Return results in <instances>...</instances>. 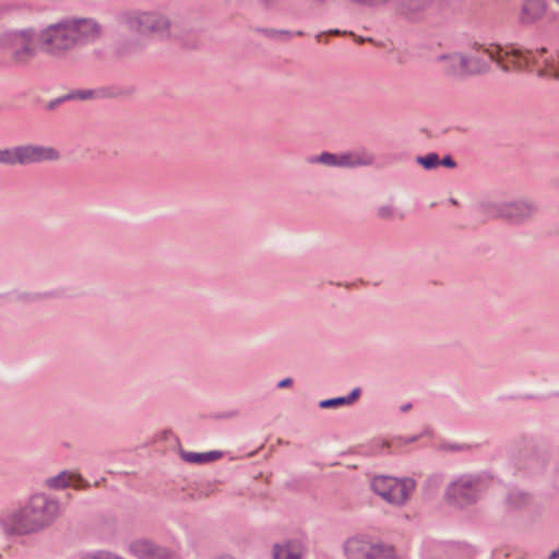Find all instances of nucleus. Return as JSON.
I'll return each instance as SVG.
<instances>
[{"instance_id": "nucleus-40", "label": "nucleus", "mask_w": 559, "mask_h": 559, "mask_svg": "<svg viewBox=\"0 0 559 559\" xmlns=\"http://www.w3.org/2000/svg\"><path fill=\"white\" fill-rule=\"evenodd\" d=\"M412 408V404L411 403H406L404 405L401 406V411L402 412H407Z\"/></svg>"}, {"instance_id": "nucleus-37", "label": "nucleus", "mask_w": 559, "mask_h": 559, "mask_svg": "<svg viewBox=\"0 0 559 559\" xmlns=\"http://www.w3.org/2000/svg\"><path fill=\"white\" fill-rule=\"evenodd\" d=\"M82 559H103V551H99L94 555H86Z\"/></svg>"}, {"instance_id": "nucleus-25", "label": "nucleus", "mask_w": 559, "mask_h": 559, "mask_svg": "<svg viewBox=\"0 0 559 559\" xmlns=\"http://www.w3.org/2000/svg\"><path fill=\"white\" fill-rule=\"evenodd\" d=\"M16 146L10 148H0V164L13 166L17 164L16 160Z\"/></svg>"}, {"instance_id": "nucleus-7", "label": "nucleus", "mask_w": 559, "mask_h": 559, "mask_svg": "<svg viewBox=\"0 0 559 559\" xmlns=\"http://www.w3.org/2000/svg\"><path fill=\"white\" fill-rule=\"evenodd\" d=\"M371 488L378 496L392 504H403L415 489V480L404 478L402 480L390 476H376L371 481Z\"/></svg>"}, {"instance_id": "nucleus-34", "label": "nucleus", "mask_w": 559, "mask_h": 559, "mask_svg": "<svg viewBox=\"0 0 559 559\" xmlns=\"http://www.w3.org/2000/svg\"><path fill=\"white\" fill-rule=\"evenodd\" d=\"M389 449H390V444L388 442H385V441H382L380 443L379 453L380 454H389L390 453Z\"/></svg>"}, {"instance_id": "nucleus-27", "label": "nucleus", "mask_w": 559, "mask_h": 559, "mask_svg": "<svg viewBox=\"0 0 559 559\" xmlns=\"http://www.w3.org/2000/svg\"><path fill=\"white\" fill-rule=\"evenodd\" d=\"M343 405H346L343 396L322 400L319 403L320 408H336Z\"/></svg>"}, {"instance_id": "nucleus-44", "label": "nucleus", "mask_w": 559, "mask_h": 559, "mask_svg": "<svg viewBox=\"0 0 559 559\" xmlns=\"http://www.w3.org/2000/svg\"><path fill=\"white\" fill-rule=\"evenodd\" d=\"M263 1H264V3H265L266 5H270V4H271L272 2H274L275 0H263Z\"/></svg>"}, {"instance_id": "nucleus-11", "label": "nucleus", "mask_w": 559, "mask_h": 559, "mask_svg": "<svg viewBox=\"0 0 559 559\" xmlns=\"http://www.w3.org/2000/svg\"><path fill=\"white\" fill-rule=\"evenodd\" d=\"M16 160L20 165H28L45 160H57L60 153L53 147L43 145H19L16 146Z\"/></svg>"}, {"instance_id": "nucleus-12", "label": "nucleus", "mask_w": 559, "mask_h": 559, "mask_svg": "<svg viewBox=\"0 0 559 559\" xmlns=\"http://www.w3.org/2000/svg\"><path fill=\"white\" fill-rule=\"evenodd\" d=\"M547 0H523L516 16V23L521 27H531L540 22L547 12Z\"/></svg>"}, {"instance_id": "nucleus-1", "label": "nucleus", "mask_w": 559, "mask_h": 559, "mask_svg": "<svg viewBox=\"0 0 559 559\" xmlns=\"http://www.w3.org/2000/svg\"><path fill=\"white\" fill-rule=\"evenodd\" d=\"M492 61L501 68L502 71L509 72L511 69L534 71L538 76H554L559 79V51L555 56H548L547 48H539L535 51L523 50L519 47L511 46L504 50L488 51Z\"/></svg>"}, {"instance_id": "nucleus-21", "label": "nucleus", "mask_w": 559, "mask_h": 559, "mask_svg": "<svg viewBox=\"0 0 559 559\" xmlns=\"http://www.w3.org/2000/svg\"><path fill=\"white\" fill-rule=\"evenodd\" d=\"M257 32L263 34L267 38L281 39V40H284V41L289 40L293 35H296V36H304L305 35V33L302 31H297L295 34H293L289 31L274 29V28H257Z\"/></svg>"}, {"instance_id": "nucleus-19", "label": "nucleus", "mask_w": 559, "mask_h": 559, "mask_svg": "<svg viewBox=\"0 0 559 559\" xmlns=\"http://www.w3.org/2000/svg\"><path fill=\"white\" fill-rule=\"evenodd\" d=\"M273 557L274 559H300V554L297 551L296 544L289 540L283 545L275 544Z\"/></svg>"}, {"instance_id": "nucleus-2", "label": "nucleus", "mask_w": 559, "mask_h": 559, "mask_svg": "<svg viewBox=\"0 0 559 559\" xmlns=\"http://www.w3.org/2000/svg\"><path fill=\"white\" fill-rule=\"evenodd\" d=\"M59 513V503L46 495H34L28 502L9 518V532L27 535L50 526Z\"/></svg>"}, {"instance_id": "nucleus-18", "label": "nucleus", "mask_w": 559, "mask_h": 559, "mask_svg": "<svg viewBox=\"0 0 559 559\" xmlns=\"http://www.w3.org/2000/svg\"><path fill=\"white\" fill-rule=\"evenodd\" d=\"M180 455L188 463L205 464L223 457V452L216 450L203 453L181 451Z\"/></svg>"}, {"instance_id": "nucleus-32", "label": "nucleus", "mask_w": 559, "mask_h": 559, "mask_svg": "<svg viewBox=\"0 0 559 559\" xmlns=\"http://www.w3.org/2000/svg\"><path fill=\"white\" fill-rule=\"evenodd\" d=\"M293 379L292 378H284L281 381L277 382L276 386L277 389H286L293 385Z\"/></svg>"}, {"instance_id": "nucleus-13", "label": "nucleus", "mask_w": 559, "mask_h": 559, "mask_svg": "<svg viewBox=\"0 0 559 559\" xmlns=\"http://www.w3.org/2000/svg\"><path fill=\"white\" fill-rule=\"evenodd\" d=\"M503 219L511 224H522L537 213L538 206L528 200L503 202Z\"/></svg>"}, {"instance_id": "nucleus-36", "label": "nucleus", "mask_w": 559, "mask_h": 559, "mask_svg": "<svg viewBox=\"0 0 559 559\" xmlns=\"http://www.w3.org/2000/svg\"><path fill=\"white\" fill-rule=\"evenodd\" d=\"M103 559H123L115 554L103 551Z\"/></svg>"}, {"instance_id": "nucleus-3", "label": "nucleus", "mask_w": 559, "mask_h": 559, "mask_svg": "<svg viewBox=\"0 0 559 559\" xmlns=\"http://www.w3.org/2000/svg\"><path fill=\"white\" fill-rule=\"evenodd\" d=\"M488 486L489 479L481 474H463L448 485L444 498L451 506L465 508L475 504Z\"/></svg>"}, {"instance_id": "nucleus-28", "label": "nucleus", "mask_w": 559, "mask_h": 559, "mask_svg": "<svg viewBox=\"0 0 559 559\" xmlns=\"http://www.w3.org/2000/svg\"><path fill=\"white\" fill-rule=\"evenodd\" d=\"M441 450L450 451V452H460L467 451L471 449V445L465 443H454V442H443L440 445Z\"/></svg>"}, {"instance_id": "nucleus-17", "label": "nucleus", "mask_w": 559, "mask_h": 559, "mask_svg": "<svg viewBox=\"0 0 559 559\" xmlns=\"http://www.w3.org/2000/svg\"><path fill=\"white\" fill-rule=\"evenodd\" d=\"M374 162L372 154L365 151L361 152H346L337 154L336 167L355 168L359 166H369Z\"/></svg>"}, {"instance_id": "nucleus-45", "label": "nucleus", "mask_w": 559, "mask_h": 559, "mask_svg": "<svg viewBox=\"0 0 559 559\" xmlns=\"http://www.w3.org/2000/svg\"><path fill=\"white\" fill-rule=\"evenodd\" d=\"M0 297H2V295H0Z\"/></svg>"}, {"instance_id": "nucleus-14", "label": "nucleus", "mask_w": 559, "mask_h": 559, "mask_svg": "<svg viewBox=\"0 0 559 559\" xmlns=\"http://www.w3.org/2000/svg\"><path fill=\"white\" fill-rule=\"evenodd\" d=\"M129 551L138 559H170V551L156 543L146 539H134L129 544Z\"/></svg>"}, {"instance_id": "nucleus-4", "label": "nucleus", "mask_w": 559, "mask_h": 559, "mask_svg": "<svg viewBox=\"0 0 559 559\" xmlns=\"http://www.w3.org/2000/svg\"><path fill=\"white\" fill-rule=\"evenodd\" d=\"M37 33L38 49L50 57L63 58L76 48L67 19L49 24Z\"/></svg>"}, {"instance_id": "nucleus-42", "label": "nucleus", "mask_w": 559, "mask_h": 559, "mask_svg": "<svg viewBox=\"0 0 559 559\" xmlns=\"http://www.w3.org/2000/svg\"><path fill=\"white\" fill-rule=\"evenodd\" d=\"M324 34H325V33H319L318 35H316V39H317L318 41H321V38H322V36H323Z\"/></svg>"}, {"instance_id": "nucleus-15", "label": "nucleus", "mask_w": 559, "mask_h": 559, "mask_svg": "<svg viewBox=\"0 0 559 559\" xmlns=\"http://www.w3.org/2000/svg\"><path fill=\"white\" fill-rule=\"evenodd\" d=\"M436 0H395V11L407 21L418 22L423 20Z\"/></svg>"}, {"instance_id": "nucleus-31", "label": "nucleus", "mask_w": 559, "mask_h": 559, "mask_svg": "<svg viewBox=\"0 0 559 559\" xmlns=\"http://www.w3.org/2000/svg\"><path fill=\"white\" fill-rule=\"evenodd\" d=\"M440 166L452 169L456 167V162L453 159L451 155H445L442 158H440Z\"/></svg>"}, {"instance_id": "nucleus-5", "label": "nucleus", "mask_w": 559, "mask_h": 559, "mask_svg": "<svg viewBox=\"0 0 559 559\" xmlns=\"http://www.w3.org/2000/svg\"><path fill=\"white\" fill-rule=\"evenodd\" d=\"M442 64V73L451 79L463 80L467 76L481 74L488 71L486 61L478 57L465 56L460 52L443 53L437 57Z\"/></svg>"}, {"instance_id": "nucleus-8", "label": "nucleus", "mask_w": 559, "mask_h": 559, "mask_svg": "<svg viewBox=\"0 0 559 559\" xmlns=\"http://www.w3.org/2000/svg\"><path fill=\"white\" fill-rule=\"evenodd\" d=\"M37 31L33 27L8 32L4 35V40L11 47V58L15 64H27L37 55Z\"/></svg>"}, {"instance_id": "nucleus-10", "label": "nucleus", "mask_w": 559, "mask_h": 559, "mask_svg": "<svg viewBox=\"0 0 559 559\" xmlns=\"http://www.w3.org/2000/svg\"><path fill=\"white\" fill-rule=\"evenodd\" d=\"M67 21L76 47L94 43L100 36L102 27L93 19L67 17Z\"/></svg>"}, {"instance_id": "nucleus-29", "label": "nucleus", "mask_w": 559, "mask_h": 559, "mask_svg": "<svg viewBox=\"0 0 559 559\" xmlns=\"http://www.w3.org/2000/svg\"><path fill=\"white\" fill-rule=\"evenodd\" d=\"M53 296H55V293H52V292L36 294V295H33V296H31L28 294H21L19 296V299L25 300V301H33V300H37V299H41V298L53 297Z\"/></svg>"}, {"instance_id": "nucleus-38", "label": "nucleus", "mask_w": 559, "mask_h": 559, "mask_svg": "<svg viewBox=\"0 0 559 559\" xmlns=\"http://www.w3.org/2000/svg\"><path fill=\"white\" fill-rule=\"evenodd\" d=\"M326 34H329V35H345V34H347V32H342L337 28H334V29L328 31Z\"/></svg>"}, {"instance_id": "nucleus-23", "label": "nucleus", "mask_w": 559, "mask_h": 559, "mask_svg": "<svg viewBox=\"0 0 559 559\" xmlns=\"http://www.w3.org/2000/svg\"><path fill=\"white\" fill-rule=\"evenodd\" d=\"M310 164H323L330 167H336L337 154L322 152L320 155H313L308 158Z\"/></svg>"}, {"instance_id": "nucleus-6", "label": "nucleus", "mask_w": 559, "mask_h": 559, "mask_svg": "<svg viewBox=\"0 0 559 559\" xmlns=\"http://www.w3.org/2000/svg\"><path fill=\"white\" fill-rule=\"evenodd\" d=\"M124 24L140 34H155L159 37L169 35L170 21L156 12L132 11L123 14Z\"/></svg>"}, {"instance_id": "nucleus-30", "label": "nucleus", "mask_w": 559, "mask_h": 559, "mask_svg": "<svg viewBox=\"0 0 559 559\" xmlns=\"http://www.w3.org/2000/svg\"><path fill=\"white\" fill-rule=\"evenodd\" d=\"M360 394H361L360 388L353 389L348 395L343 396L345 400V404L346 405L353 404L354 402H356L359 399Z\"/></svg>"}, {"instance_id": "nucleus-20", "label": "nucleus", "mask_w": 559, "mask_h": 559, "mask_svg": "<svg viewBox=\"0 0 559 559\" xmlns=\"http://www.w3.org/2000/svg\"><path fill=\"white\" fill-rule=\"evenodd\" d=\"M479 214L485 219L502 218L503 219V202L500 203H481L478 209Z\"/></svg>"}, {"instance_id": "nucleus-35", "label": "nucleus", "mask_w": 559, "mask_h": 559, "mask_svg": "<svg viewBox=\"0 0 559 559\" xmlns=\"http://www.w3.org/2000/svg\"><path fill=\"white\" fill-rule=\"evenodd\" d=\"M515 497L521 498V500H522V501H525V500H526V498H527L526 493H510V495H509V500H510V502H511V503H513V499H514Z\"/></svg>"}, {"instance_id": "nucleus-9", "label": "nucleus", "mask_w": 559, "mask_h": 559, "mask_svg": "<svg viewBox=\"0 0 559 559\" xmlns=\"http://www.w3.org/2000/svg\"><path fill=\"white\" fill-rule=\"evenodd\" d=\"M344 551L347 559H388L391 549L354 537L346 540Z\"/></svg>"}, {"instance_id": "nucleus-33", "label": "nucleus", "mask_w": 559, "mask_h": 559, "mask_svg": "<svg viewBox=\"0 0 559 559\" xmlns=\"http://www.w3.org/2000/svg\"><path fill=\"white\" fill-rule=\"evenodd\" d=\"M441 475H432L431 477L428 478V483L435 485L436 487H438L441 484Z\"/></svg>"}, {"instance_id": "nucleus-24", "label": "nucleus", "mask_w": 559, "mask_h": 559, "mask_svg": "<svg viewBox=\"0 0 559 559\" xmlns=\"http://www.w3.org/2000/svg\"><path fill=\"white\" fill-rule=\"evenodd\" d=\"M47 485L52 489H63L70 485V476L67 472H61L57 476L49 478Z\"/></svg>"}, {"instance_id": "nucleus-16", "label": "nucleus", "mask_w": 559, "mask_h": 559, "mask_svg": "<svg viewBox=\"0 0 559 559\" xmlns=\"http://www.w3.org/2000/svg\"><path fill=\"white\" fill-rule=\"evenodd\" d=\"M105 95L104 90H74L63 96L51 99L46 105V108L48 110H55L58 106L68 100H86L95 97H104Z\"/></svg>"}, {"instance_id": "nucleus-22", "label": "nucleus", "mask_w": 559, "mask_h": 559, "mask_svg": "<svg viewBox=\"0 0 559 559\" xmlns=\"http://www.w3.org/2000/svg\"><path fill=\"white\" fill-rule=\"evenodd\" d=\"M416 162L425 169L431 170L440 166V156L435 153H428L427 155H419L416 157Z\"/></svg>"}, {"instance_id": "nucleus-26", "label": "nucleus", "mask_w": 559, "mask_h": 559, "mask_svg": "<svg viewBox=\"0 0 559 559\" xmlns=\"http://www.w3.org/2000/svg\"><path fill=\"white\" fill-rule=\"evenodd\" d=\"M377 215L380 219L391 221L397 216V212L392 205H381L378 209Z\"/></svg>"}, {"instance_id": "nucleus-41", "label": "nucleus", "mask_w": 559, "mask_h": 559, "mask_svg": "<svg viewBox=\"0 0 559 559\" xmlns=\"http://www.w3.org/2000/svg\"><path fill=\"white\" fill-rule=\"evenodd\" d=\"M417 439H418V436H413V437L408 438L405 442L411 443V442L416 441Z\"/></svg>"}, {"instance_id": "nucleus-39", "label": "nucleus", "mask_w": 559, "mask_h": 559, "mask_svg": "<svg viewBox=\"0 0 559 559\" xmlns=\"http://www.w3.org/2000/svg\"><path fill=\"white\" fill-rule=\"evenodd\" d=\"M546 559H559V548L554 550Z\"/></svg>"}, {"instance_id": "nucleus-43", "label": "nucleus", "mask_w": 559, "mask_h": 559, "mask_svg": "<svg viewBox=\"0 0 559 559\" xmlns=\"http://www.w3.org/2000/svg\"><path fill=\"white\" fill-rule=\"evenodd\" d=\"M450 203L453 204V205H457L459 204L457 200L454 199V198L450 199Z\"/></svg>"}]
</instances>
